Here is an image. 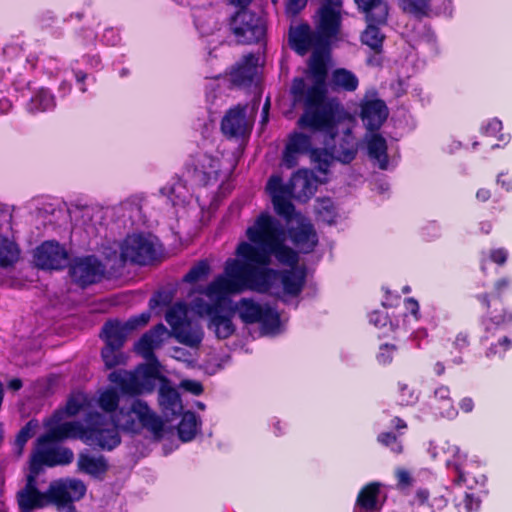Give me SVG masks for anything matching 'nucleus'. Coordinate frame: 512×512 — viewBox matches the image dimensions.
<instances>
[{"instance_id": "obj_32", "label": "nucleus", "mask_w": 512, "mask_h": 512, "mask_svg": "<svg viewBox=\"0 0 512 512\" xmlns=\"http://www.w3.org/2000/svg\"><path fill=\"white\" fill-rule=\"evenodd\" d=\"M40 428L39 421L35 418L29 420L17 433L14 441L15 454L17 457H21L25 448L26 443L29 439L35 436Z\"/></svg>"}, {"instance_id": "obj_59", "label": "nucleus", "mask_w": 512, "mask_h": 512, "mask_svg": "<svg viewBox=\"0 0 512 512\" xmlns=\"http://www.w3.org/2000/svg\"><path fill=\"white\" fill-rule=\"evenodd\" d=\"M369 321L375 327H384L388 324V316L384 312L375 311L370 314Z\"/></svg>"}, {"instance_id": "obj_46", "label": "nucleus", "mask_w": 512, "mask_h": 512, "mask_svg": "<svg viewBox=\"0 0 512 512\" xmlns=\"http://www.w3.org/2000/svg\"><path fill=\"white\" fill-rule=\"evenodd\" d=\"M87 403V398L82 393H77L71 395L68 402L66 403V415L68 414H76L80 410L84 409V406Z\"/></svg>"}, {"instance_id": "obj_9", "label": "nucleus", "mask_w": 512, "mask_h": 512, "mask_svg": "<svg viewBox=\"0 0 512 512\" xmlns=\"http://www.w3.org/2000/svg\"><path fill=\"white\" fill-rule=\"evenodd\" d=\"M122 256L126 257V261L147 264L156 256L155 241L143 234L129 235L122 242Z\"/></svg>"}, {"instance_id": "obj_8", "label": "nucleus", "mask_w": 512, "mask_h": 512, "mask_svg": "<svg viewBox=\"0 0 512 512\" xmlns=\"http://www.w3.org/2000/svg\"><path fill=\"white\" fill-rule=\"evenodd\" d=\"M230 29L237 42L241 44L257 43L265 35V25L262 18L246 9L238 11L232 17Z\"/></svg>"}, {"instance_id": "obj_45", "label": "nucleus", "mask_w": 512, "mask_h": 512, "mask_svg": "<svg viewBox=\"0 0 512 512\" xmlns=\"http://www.w3.org/2000/svg\"><path fill=\"white\" fill-rule=\"evenodd\" d=\"M418 399L415 391L411 389L407 384H398V402L400 405H411L414 404Z\"/></svg>"}, {"instance_id": "obj_54", "label": "nucleus", "mask_w": 512, "mask_h": 512, "mask_svg": "<svg viewBox=\"0 0 512 512\" xmlns=\"http://www.w3.org/2000/svg\"><path fill=\"white\" fill-rule=\"evenodd\" d=\"M437 409H439V413L442 417L448 419H453L458 414V411L454 407L452 401L441 402Z\"/></svg>"}, {"instance_id": "obj_63", "label": "nucleus", "mask_w": 512, "mask_h": 512, "mask_svg": "<svg viewBox=\"0 0 512 512\" xmlns=\"http://www.w3.org/2000/svg\"><path fill=\"white\" fill-rule=\"evenodd\" d=\"M459 406L463 412L470 413L474 408V401L470 397H465L460 401Z\"/></svg>"}, {"instance_id": "obj_21", "label": "nucleus", "mask_w": 512, "mask_h": 512, "mask_svg": "<svg viewBox=\"0 0 512 512\" xmlns=\"http://www.w3.org/2000/svg\"><path fill=\"white\" fill-rule=\"evenodd\" d=\"M159 404L167 418L174 417L183 410L179 393L166 380H162L159 388Z\"/></svg>"}, {"instance_id": "obj_27", "label": "nucleus", "mask_w": 512, "mask_h": 512, "mask_svg": "<svg viewBox=\"0 0 512 512\" xmlns=\"http://www.w3.org/2000/svg\"><path fill=\"white\" fill-rule=\"evenodd\" d=\"M360 9L366 13L367 21L384 24L388 16V6L382 0H355Z\"/></svg>"}, {"instance_id": "obj_4", "label": "nucleus", "mask_w": 512, "mask_h": 512, "mask_svg": "<svg viewBox=\"0 0 512 512\" xmlns=\"http://www.w3.org/2000/svg\"><path fill=\"white\" fill-rule=\"evenodd\" d=\"M118 428L130 432H138L146 428L154 434L163 430V421L142 400H134L126 410L121 408L111 419L99 413L91 414L86 426L66 422V438L79 437L90 445L112 450L120 443Z\"/></svg>"}, {"instance_id": "obj_1", "label": "nucleus", "mask_w": 512, "mask_h": 512, "mask_svg": "<svg viewBox=\"0 0 512 512\" xmlns=\"http://www.w3.org/2000/svg\"><path fill=\"white\" fill-rule=\"evenodd\" d=\"M249 242H241L236 249L237 258H229L224 272L206 287L193 291L197 296L190 302L191 310L199 316H209L208 328L217 338L227 339L235 332L231 315L218 310L229 296L247 289L297 295L302 290L305 271L295 266L298 256L284 243L286 234L272 216L262 213L246 231Z\"/></svg>"}, {"instance_id": "obj_38", "label": "nucleus", "mask_w": 512, "mask_h": 512, "mask_svg": "<svg viewBox=\"0 0 512 512\" xmlns=\"http://www.w3.org/2000/svg\"><path fill=\"white\" fill-rule=\"evenodd\" d=\"M399 5L417 17L428 16L431 11L430 0H399Z\"/></svg>"}, {"instance_id": "obj_34", "label": "nucleus", "mask_w": 512, "mask_h": 512, "mask_svg": "<svg viewBox=\"0 0 512 512\" xmlns=\"http://www.w3.org/2000/svg\"><path fill=\"white\" fill-rule=\"evenodd\" d=\"M199 420L193 412L184 413L178 426V434L182 441H191L199 430Z\"/></svg>"}, {"instance_id": "obj_24", "label": "nucleus", "mask_w": 512, "mask_h": 512, "mask_svg": "<svg viewBox=\"0 0 512 512\" xmlns=\"http://www.w3.org/2000/svg\"><path fill=\"white\" fill-rule=\"evenodd\" d=\"M380 484L370 483L363 487L356 500L355 512H373L381 507Z\"/></svg>"}, {"instance_id": "obj_36", "label": "nucleus", "mask_w": 512, "mask_h": 512, "mask_svg": "<svg viewBox=\"0 0 512 512\" xmlns=\"http://www.w3.org/2000/svg\"><path fill=\"white\" fill-rule=\"evenodd\" d=\"M86 485L77 479L66 480V512H76L68 502L79 501L86 493Z\"/></svg>"}, {"instance_id": "obj_49", "label": "nucleus", "mask_w": 512, "mask_h": 512, "mask_svg": "<svg viewBox=\"0 0 512 512\" xmlns=\"http://www.w3.org/2000/svg\"><path fill=\"white\" fill-rule=\"evenodd\" d=\"M459 512H473L478 509L479 501L473 495L466 493L456 504Z\"/></svg>"}, {"instance_id": "obj_47", "label": "nucleus", "mask_w": 512, "mask_h": 512, "mask_svg": "<svg viewBox=\"0 0 512 512\" xmlns=\"http://www.w3.org/2000/svg\"><path fill=\"white\" fill-rule=\"evenodd\" d=\"M378 442L385 446H389L391 451L395 454H400L403 451L401 442L397 440V437L389 432H383L378 435Z\"/></svg>"}, {"instance_id": "obj_15", "label": "nucleus", "mask_w": 512, "mask_h": 512, "mask_svg": "<svg viewBox=\"0 0 512 512\" xmlns=\"http://www.w3.org/2000/svg\"><path fill=\"white\" fill-rule=\"evenodd\" d=\"M248 106L237 105L231 108L222 119L221 130L229 137H243L247 135L253 124V109L247 113Z\"/></svg>"}, {"instance_id": "obj_39", "label": "nucleus", "mask_w": 512, "mask_h": 512, "mask_svg": "<svg viewBox=\"0 0 512 512\" xmlns=\"http://www.w3.org/2000/svg\"><path fill=\"white\" fill-rule=\"evenodd\" d=\"M68 212L74 226H85L91 221L94 208L87 205H75L69 208Z\"/></svg>"}, {"instance_id": "obj_7", "label": "nucleus", "mask_w": 512, "mask_h": 512, "mask_svg": "<svg viewBox=\"0 0 512 512\" xmlns=\"http://www.w3.org/2000/svg\"><path fill=\"white\" fill-rule=\"evenodd\" d=\"M158 371L151 365H140L134 371L117 370L109 374V381L125 394L139 395L154 390Z\"/></svg>"}, {"instance_id": "obj_43", "label": "nucleus", "mask_w": 512, "mask_h": 512, "mask_svg": "<svg viewBox=\"0 0 512 512\" xmlns=\"http://www.w3.org/2000/svg\"><path fill=\"white\" fill-rule=\"evenodd\" d=\"M211 272V266L208 260H201L196 263L189 272L184 276V281L188 283H196L204 280Z\"/></svg>"}, {"instance_id": "obj_56", "label": "nucleus", "mask_w": 512, "mask_h": 512, "mask_svg": "<svg viewBox=\"0 0 512 512\" xmlns=\"http://www.w3.org/2000/svg\"><path fill=\"white\" fill-rule=\"evenodd\" d=\"M180 387L194 395H199L203 391L201 383L194 380H183L180 383Z\"/></svg>"}, {"instance_id": "obj_30", "label": "nucleus", "mask_w": 512, "mask_h": 512, "mask_svg": "<svg viewBox=\"0 0 512 512\" xmlns=\"http://www.w3.org/2000/svg\"><path fill=\"white\" fill-rule=\"evenodd\" d=\"M331 84L335 89L353 92L357 89L359 81L353 72L338 68L331 74Z\"/></svg>"}, {"instance_id": "obj_55", "label": "nucleus", "mask_w": 512, "mask_h": 512, "mask_svg": "<svg viewBox=\"0 0 512 512\" xmlns=\"http://www.w3.org/2000/svg\"><path fill=\"white\" fill-rule=\"evenodd\" d=\"M489 258L492 262L503 265L508 258V251L505 248L492 249L489 252Z\"/></svg>"}, {"instance_id": "obj_5", "label": "nucleus", "mask_w": 512, "mask_h": 512, "mask_svg": "<svg viewBox=\"0 0 512 512\" xmlns=\"http://www.w3.org/2000/svg\"><path fill=\"white\" fill-rule=\"evenodd\" d=\"M321 181L316 178L313 172L302 169L292 176L288 186L282 184L279 176H271L266 190L271 197L277 214L288 217L295 213L290 198L294 197L300 201H306L315 193L317 185Z\"/></svg>"}, {"instance_id": "obj_17", "label": "nucleus", "mask_w": 512, "mask_h": 512, "mask_svg": "<svg viewBox=\"0 0 512 512\" xmlns=\"http://www.w3.org/2000/svg\"><path fill=\"white\" fill-rule=\"evenodd\" d=\"M341 0H328L318 12L317 32L322 38L337 34L341 23Z\"/></svg>"}, {"instance_id": "obj_20", "label": "nucleus", "mask_w": 512, "mask_h": 512, "mask_svg": "<svg viewBox=\"0 0 512 512\" xmlns=\"http://www.w3.org/2000/svg\"><path fill=\"white\" fill-rule=\"evenodd\" d=\"M360 107V118L369 131L378 130L388 117V108L380 99L366 98Z\"/></svg>"}, {"instance_id": "obj_3", "label": "nucleus", "mask_w": 512, "mask_h": 512, "mask_svg": "<svg viewBox=\"0 0 512 512\" xmlns=\"http://www.w3.org/2000/svg\"><path fill=\"white\" fill-rule=\"evenodd\" d=\"M43 425L46 432L35 441L26 484L16 494L21 512H31L49 505H54L59 510L64 507L63 479L51 482L46 492H41L37 487V477L44 471L45 466L55 467L64 464V409H57Z\"/></svg>"}, {"instance_id": "obj_18", "label": "nucleus", "mask_w": 512, "mask_h": 512, "mask_svg": "<svg viewBox=\"0 0 512 512\" xmlns=\"http://www.w3.org/2000/svg\"><path fill=\"white\" fill-rule=\"evenodd\" d=\"M179 312L183 318L184 310L181 307H177L166 316L167 323L171 326L175 337L179 342L188 346H197L203 338V332L198 324H193L190 321L187 323H181L175 318V313Z\"/></svg>"}, {"instance_id": "obj_51", "label": "nucleus", "mask_w": 512, "mask_h": 512, "mask_svg": "<svg viewBox=\"0 0 512 512\" xmlns=\"http://www.w3.org/2000/svg\"><path fill=\"white\" fill-rule=\"evenodd\" d=\"M395 347L393 345L384 344L380 347V351L377 354V360L381 364H388L392 361Z\"/></svg>"}, {"instance_id": "obj_37", "label": "nucleus", "mask_w": 512, "mask_h": 512, "mask_svg": "<svg viewBox=\"0 0 512 512\" xmlns=\"http://www.w3.org/2000/svg\"><path fill=\"white\" fill-rule=\"evenodd\" d=\"M163 191H166L174 205L184 204L190 198V191L181 180H177L171 186L164 188Z\"/></svg>"}, {"instance_id": "obj_44", "label": "nucleus", "mask_w": 512, "mask_h": 512, "mask_svg": "<svg viewBox=\"0 0 512 512\" xmlns=\"http://www.w3.org/2000/svg\"><path fill=\"white\" fill-rule=\"evenodd\" d=\"M316 212L318 214L319 219L322 220L323 222H326L328 224H332L335 222L336 212L333 202L330 199H319L316 205Z\"/></svg>"}, {"instance_id": "obj_12", "label": "nucleus", "mask_w": 512, "mask_h": 512, "mask_svg": "<svg viewBox=\"0 0 512 512\" xmlns=\"http://www.w3.org/2000/svg\"><path fill=\"white\" fill-rule=\"evenodd\" d=\"M149 319V313H142L139 316L130 318L125 323L118 321H110L106 323L102 330V336L106 345L122 347L128 334L133 330L146 325Z\"/></svg>"}, {"instance_id": "obj_52", "label": "nucleus", "mask_w": 512, "mask_h": 512, "mask_svg": "<svg viewBox=\"0 0 512 512\" xmlns=\"http://www.w3.org/2000/svg\"><path fill=\"white\" fill-rule=\"evenodd\" d=\"M502 129V122L498 119H491L482 126L481 131L487 136H495Z\"/></svg>"}, {"instance_id": "obj_33", "label": "nucleus", "mask_w": 512, "mask_h": 512, "mask_svg": "<svg viewBox=\"0 0 512 512\" xmlns=\"http://www.w3.org/2000/svg\"><path fill=\"white\" fill-rule=\"evenodd\" d=\"M368 25L365 31L362 33V43L367 45L370 49L376 53L381 52L384 34H382L379 28L375 25L378 24L376 21H367Z\"/></svg>"}, {"instance_id": "obj_57", "label": "nucleus", "mask_w": 512, "mask_h": 512, "mask_svg": "<svg viewBox=\"0 0 512 512\" xmlns=\"http://www.w3.org/2000/svg\"><path fill=\"white\" fill-rule=\"evenodd\" d=\"M300 153L295 151V150H291L289 148H285V151H284V154H283V164L287 167V168H292L294 167L296 164H297V160H298V155Z\"/></svg>"}, {"instance_id": "obj_64", "label": "nucleus", "mask_w": 512, "mask_h": 512, "mask_svg": "<svg viewBox=\"0 0 512 512\" xmlns=\"http://www.w3.org/2000/svg\"><path fill=\"white\" fill-rule=\"evenodd\" d=\"M469 344V341H468V336L464 333H459L456 338H455V341H454V345L456 346V348L458 349H463L465 347H467Z\"/></svg>"}, {"instance_id": "obj_14", "label": "nucleus", "mask_w": 512, "mask_h": 512, "mask_svg": "<svg viewBox=\"0 0 512 512\" xmlns=\"http://www.w3.org/2000/svg\"><path fill=\"white\" fill-rule=\"evenodd\" d=\"M442 450L447 455V466L453 467L458 475L456 479L457 484L465 485L472 489L475 485L484 483V475L471 476V471L468 469L469 465L466 463V455L461 453L459 447L446 442Z\"/></svg>"}, {"instance_id": "obj_10", "label": "nucleus", "mask_w": 512, "mask_h": 512, "mask_svg": "<svg viewBox=\"0 0 512 512\" xmlns=\"http://www.w3.org/2000/svg\"><path fill=\"white\" fill-rule=\"evenodd\" d=\"M322 37L317 33L313 32L310 27L306 24H301L295 27H291L289 33V43L292 49H294L298 54L305 55L310 49L318 48L321 45ZM318 54L323 63H325L322 53L315 49L309 59L308 69L310 66V61L314 54ZM326 66V64H324ZM307 79L309 81V85L306 84V87L313 86V80L309 77V70H307Z\"/></svg>"}, {"instance_id": "obj_29", "label": "nucleus", "mask_w": 512, "mask_h": 512, "mask_svg": "<svg viewBox=\"0 0 512 512\" xmlns=\"http://www.w3.org/2000/svg\"><path fill=\"white\" fill-rule=\"evenodd\" d=\"M193 16L197 29L203 35H209L220 27L219 17L213 9L196 10Z\"/></svg>"}, {"instance_id": "obj_13", "label": "nucleus", "mask_w": 512, "mask_h": 512, "mask_svg": "<svg viewBox=\"0 0 512 512\" xmlns=\"http://www.w3.org/2000/svg\"><path fill=\"white\" fill-rule=\"evenodd\" d=\"M220 171L219 159L207 153L196 154L188 170L194 182L204 186L216 184Z\"/></svg>"}, {"instance_id": "obj_22", "label": "nucleus", "mask_w": 512, "mask_h": 512, "mask_svg": "<svg viewBox=\"0 0 512 512\" xmlns=\"http://www.w3.org/2000/svg\"><path fill=\"white\" fill-rule=\"evenodd\" d=\"M167 334L168 330L166 327L160 324L141 337L135 344V350L145 359H151L153 350L161 345Z\"/></svg>"}, {"instance_id": "obj_48", "label": "nucleus", "mask_w": 512, "mask_h": 512, "mask_svg": "<svg viewBox=\"0 0 512 512\" xmlns=\"http://www.w3.org/2000/svg\"><path fill=\"white\" fill-rule=\"evenodd\" d=\"M512 346V342L508 337H503L499 340L498 344H493L489 347L486 352L488 358L491 357H502L504 353L509 350Z\"/></svg>"}, {"instance_id": "obj_61", "label": "nucleus", "mask_w": 512, "mask_h": 512, "mask_svg": "<svg viewBox=\"0 0 512 512\" xmlns=\"http://www.w3.org/2000/svg\"><path fill=\"white\" fill-rule=\"evenodd\" d=\"M435 399L441 402L452 401L450 398V389L447 386H440L434 392Z\"/></svg>"}, {"instance_id": "obj_11", "label": "nucleus", "mask_w": 512, "mask_h": 512, "mask_svg": "<svg viewBox=\"0 0 512 512\" xmlns=\"http://www.w3.org/2000/svg\"><path fill=\"white\" fill-rule=\"evenodd\" d=\"M287 220L289 235L293 243L302 252H310L318 242L316 232L312 224L301 214L293 213L285 217Z\"/></svg>"}, {"instance_id": "obj_40", "label": "nucleus", "mask_w": 512, "mask_h": 512, "mask_svg": "<svg viewBox=\"0 0 512 512\" xmlns=\"http://www.w3.org/2000/svg\"><path fill=\"white\" fill-rule=\"evenodd\" d=\"M54 106L53 96L46 90L41 89L33 96L28 104L30 112L46 111Z\"/></svg>"}, {"instance_id": "obj_42", "label": "nucleus", "mask_w": 512, "mask_h": 512, "mask_svg": "<svg viewBox=\"0 0 512 512\" xmlns=\"http://www.w3.org/2000/svg\"><path fill=\"white\" fill-rule=\"evenodd\" d=\"M121 347L105 346L102 349V358L107 368L125 364L127 357L120 351Z\"/></svg>"}, {"instance_id": "obj_16", "label": "nucleus", "mask_w": 512, "mask_h": 512, "mask_svg": "<svg viewBox=\"0 0 512 512\" xmlns=\"http://www.w3.org/2000/svg\"><path fill=\"white\" fill-rule=\"evenodd\" d=\"M105 267L95 257L76 259L70 264L69 273L74 282L86 286L98 281L104 274Z\"/></svg>"}, {"instance_id": "obj_23", "label": "nucleus", "mask_w": 512, "mask_h": 512, "mask_svg": "<svg viewBox=\"0 0 512 512\" xmlns=\"http://www.w3.org/2000/svg\"><path fill=\"white\" fill-rule=\"evenodd\" d=\"M258 58L249 54L235 67L231 77L232 82L239 86H245L254 81L258 75Z\"/></svg>"}, {"instance_id": "obj_28", "label": "nucleus", "mask_w": 512, "mask_h": 512, "mask_svg": "<svg viewBox=\"0 0 512 512\" xmlns=\"http://www.w3.org/2000/svg\"><path fill=\"white\" fill-rule=\"evenodd\" d=\"M78 467L81 471L98 477L107 470V462L103 456H95L88 452H83L78 458Z\"/></svg>"}, {"instance_id": "obj_50", "label": "nucleus", "mask_w": 512, "mask_h": 512, "mask_svg": "<svg viewBox=\"0 0 512 512\" xmlns=\"http://www.w3.org/2000/svg\"><path fill=\"white\" fill-rule=\"evenodd\" d=\"M397 485L401 489L410 487L413 484V478L410 473L404 468L396 469Z\"/></svg>"}, {"instance_id": "obj_19", "label": "nucleus", "mask_w": 512, "mask_h": 512, "mask_svg": "<svg viewBox=\"0 0 512 512\" xmlns=\"http://www.w3.org/2000/svg\"><path fill=\"white\" fill-rule=\"evenodd\" d=\"M35 265L44 270H61L64 261V248L55 241H45L33 253Z\"/></svg>"}, {"instance_id": "obj_41", "label": "nucleus", "mask_w": 512, "mask_h": 512, "mask_svg": "<svg viewBox=\"0 0 512 512\" xmlns=\"http://www.w3.org/2000/svg\"><path fill=\"white\" fill-rule=\"evenodd\" d=\"M97 402L105 412L113 413L118 406L119 395L113 388H107L99 393Z\"/></svg>"}, {"instance_id": "obj_6", "label": "nucleus", "mask_w": 512, "mask_h": 512, "mask_svg": "<svg viewBox=\"0 0 512 512\" xmlns=\"http://www.w3.org/2000/svg\"><path fill=\"white\" fill-rule=\"evenodd\" d=\"M234 312L246 324L260 323L265 335H276L281 331L279 314L269 305L242 298L235 303Z\"/></svg>"}, {"instance_id": "obj_58", "label": "nucleus", "mask_w": 512, "mask_h": 512, "mask_svg": "<svg viewBox=\"0 0 512 512\" xmlns=\"http://www.w3.org/2000/svg\"><path fill=\"white\" fill-rule=\"evenodd\" d=\"M307 4V0H288L286 12L290 15L298 14Z\"/></svg>"}, {"instance_id": "obj_25", "label": "nucleus", "mask_w": 512, "mask_h": 512, "mask_svg": "<svg viewBox=\"0 0 512 512\" xmlns=\"http://www.w3.org/2000/svg\"><path fill=\"white\" fill-rule=\"evenodd\" d=\"M365 143L369 157L374 160L380 169L388 168L386 140L379 134L369 133L365 136Z\"/></svg>"}, {"instance_id": "obj_60", "label": "nucleus", "mask_w": 512, "mask_h": 512, "mask_svg": "<svg viewBox=\"0 0 512 512\" xmlns=\"http://www.w3.org/2000/svg\"><path fill=\"white\" fill-rule=\"evenodd\" d=\"M405 308L414 316L416 320H419V303L414 298H407L405 300Z\"/></svg>"}, {"instance_id": "obj_2", "label": "nucleus", "mask_w": 512, "mask_h": 512, "mask_svg": "<svg viewBox=\"0 0 512 512\" xmlns=\"http://www.w3.org/2000/svg\"><path fill=\"white\" fill-rule=\"evenodd\" d=\"M309 68L313 86L306 87L304 79L296 78L291 93L296 100L304 103V112L298 119V126L310 130L313 136L294 132L289 136L286 147L305 153L311 148L316 136L323 137L325 148L312 150L311 160L319 172L326 174L335 160L347 164L355 158L358 146L351 134L354 120L338 100L327 98V69L317 53L313 55Z\"/></svg>"}, {"instance_id": "obj_53", "label": "nucleus", "mask_w": 512, "mask_h": 512, "mask_svg": "<svg viewBox=\"0 0 512 512\" xmlns=\"http://www.w3.org/2000/svg\"><path fill=\"white\" fill-rule=\"evenodd\" d=\"M171 300L172 295L170 293L159 292L150 299L149 306L151 309H154L159 305H168L171 302Z\"/></svg>"}, {"instance_id": "obj_62", "label": "nucleus", "mask_w": 512, "mask_h": 512, "mask_svg": "<svg viewBox=\"0 0 512 512\" xmlns=\"http://www.w3.org/2000/svg\"><path fill=\"white\" fill-rule=\"evenodd\" d=\"M497 183L501 185L506 191L512 190V179L507 177L505 174H499L497 177Z\"/></svg>"}, {"instance_id": "obj_31", "label": "nucleus", "mask_w": 512, "mask_h": 512, "mask_svg": "<svg viewBox=\"0 0 512 512\" xmlns=\"http://www.w3.org/2000/svg\"><path fill=\"white\" fill-rule=\"evenodd\" d=\"M20 256L18 245L7 237L0 235V267L7 268L14 265Z\"/></svg>"}, {"instance_id": "obj_35", "label": "nucleus", "mask_w": 512, "mask_h": 512, "mask_svg": "<svg viewBox=\"0 0 512 512\" xmlns=\"http://www.w3.org/2000/svg\"><path fill=\"white\" fill-rule=\"evenodd\" d=\"M102 254L105 257L106 264L111 269H117L126 262V257L122 256V243L112 242L103 247Z\"/></svg>"}, {"instance_id": "obj_26", "label": "nucleus", "mask_w": 512, "mask_h": 512, "mask_svg": "<svg viewBox=\"0 0 512 512\" xmlns=\"http://www.w3.org/2000/svg\"><path fill=\"white\" fill-rule=\"evenodd\" d=\"M482 301L489 310L488 316L483 321V325L487 332L493 331L495 329L504 328L512 323V312L503 311V314L498 313L496 306L500 304V302L497 299H494V309L492 310L490 302L487 299V296H483Z\"/></svg>"}]
</instances>
